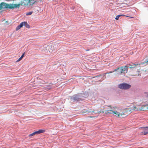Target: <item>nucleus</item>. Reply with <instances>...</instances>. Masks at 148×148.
<instances>
[{
	"mask_svg": "<svg viewBox=\"0 0 148 148\" xmlns=\"http://www.w3.org/2000/svg\"><path fill=\"white\" fill-rule=\"evenodd\" d=\"M21 4H7L4 3H1L0 4V10L5 8L8 9H14L15 8H19Z\"/></svg>",
	"mask_w": 148,
	"mask_h": 148,
	"instance_id": "nucleus-1",
	"label": "nucleus"
},
{
	"mask_svg": "<svg viewBox=\"0 0 148 148\" xmlns=\"http://www.w3.org/2000/svg\"><path fill=\"white\" fill-rule=\"evenodd\" d=\"M128 66H123L114 69V71H117V73L115 74L116 75L117 74L120 75L123 73H125V72L127 73L128 70Z\"/></svg>",
	"mask_w": 148,
	"mask_h": 148,
	"instance_id": "nucleus-2",
	"label": "nucleus"
},
{
	"mask_svg": "<svg viewBox=\"0 0 148 148\" xmlns=\"http://www.w3.org/2000/svg\"><path fill=\"white\" fill-rule=\"evenodd\" d=\"M127 110L126 109L121 110L120 111H116V116L120 118H124L125 115H127Z\"/></svg>",
	"mask_w": 148,
	"mask_h": 148,
	"instance_id": "nucleus-3",
	"label": "nucleus"
},
{
	"mask_svg": "<svg viewBox=\"0 0 148 148\" xmlns=\"http://www.w3.org/2000/svg\"><path fill=\"white\" fill-rule=\"evenodd\" d=\"M119 88L122 90H127L130 88L131 86L130 85L126 83L119 84L118 86Z\"/></svg>",
	"mask_w": 148,
	"mask_h": 148,
	"instance_id": "nucleus-4",
	"label": "nucleus"
},
{
	"mask_svg": "<svg viewBox=\"0 0 148 148\" xmlns=\"http://www.w3.org/2000/svg\"><path fill=\"white\" fill-rule=\"evenodd\" d=\"M145 106H141L140 105H136V106H133L132 108V110H133L144 111L145 110Z\"/></svg>",
	"mask_w": 148,
	"mask_h": 148,
	"instance_id": "nucleus-5",
	"label": "nucleus"
},
{
	"mask_svg": "<svg viewBox=\"0 0 148 148\" xmlns=\"http://www.w3.org/2000/svg\"><path fill=\"white\" fill-rule=\"evenodd\" d=\"M109 110H106L104 111H102L101 110H100L99 111V110L98 111H94L93 110H89L88 111H87V112H88V113H90L92 112H93L95 113H100L101 112H102L103 113H104L105 114H110V113H108V112L109 111Z\"/></svg>",
	"mask_w": 148,
	"mask_h": 148,
	"instance_id": "nucleus-6",
	"label": "nucleus"
},
{
	"mask_svg": "<svg viewBox=\"0 0 148 148\" xmlns=\"http://www.w3.org/2000/svg\"><path fill=\"white\" fill-rule=\"evenodd\" d=\"M45 130L42 129H40L38 131H36L32 134H30L29 135V137H30L36 134H39L41 133H43L45 132Z\"/></svg>",
	"mask_w": 148,
	"mask_h": 148,
	"instance_id": "nucleus-7",
	"label": "nucleus"
},
{
	"mask_svg": "<svg viewBox=\"0 0 148 148\" xmlns=\"http://www.w3.org/2000/svg\"><path fill=\"white\" fill-rule=\"evenodd\" d=\"M143 128V131L141 133L144 135H146L148 133V127H144Z\"/></svg>",
	"mask_w": 148,
	"mask_h": 148,
	"instance_id": "nucleus-8",
	"label": "nucleus"
},
{
	"mask_svg": "<svg viewBox=\"0 0 148 148\" xmlns=\"http://www.w3.org/2000/svg\"><path fill=\"white\" fill-rule=\"evenodd\" d=\"M140 64H133L132 65H130L129 66H128V68H129L130 69H133L134 68L136 67V66L137 65H140Z\"/></svg>",
	"mask_w": 148,
	"mask_h": 148,
	"instance_id": "nucleus-9",
	"label": "nucleus"
},
{
	"mask_svg": "<svg viewBox=\"0 0 148 148\" xmlns=\"http://www.w3.org/2000/svg\"><path fill=\"white\" fill-rule=\"evenodd\" d=\"M23 22H21L19 25H18L16 28V30L17 31L21 27L23 26Z\"/></svg>",
	"mask_w": 148,
	"mask_h": 148,
	"instance_id": "nucleus-10",
	"label": "nucleus"
},
{
	"mask_svg": "<svg viewBox=\"0 0 148 148\" xmlns=\"http://www.w3.org/2000/svg\"><path fill=\"white\" fill-rule=\"evenodd\" d=\"M108 110L110 111L108 112V113H110V114H116V111L113 109L111 108V109L110 110Z\"/></svg>",
	"mask_w": 148,
	"mask_h": 148,
	"instance_id": "nucleus-11",
	"label": "nucleus"
},
{
	"mask_svg": "<svg viewBox=\"0 0 148 148\" xmlns=\"http://www.w3.org/2000/svg\"><path fill=\"white\" fill-rule=\"evenodd\" d=\"M23 25H24L26 27L28 28H30V26L26 22H23Z\"/></svg>",
	"mask_w": 148,
	"mask_h": 148,
	"instance_id": "nucleus-12",
	"label": "nucleus"
},
{
	"mask_svg": "<svg viewBox=\"0 0 148 148\" xmlns=\"http://www.w3.org/2000/svg\"><path fill=\"white\" fill-rule=\"evenodd\" d=\"M37 1L36 0H29V3L30 5H32Z\"/></svg>",
	"mask_w": 148,
	"mask_h": 148,
	"instance_id": "nucleus-13",
	"label": "nucleus"
},
{
	"mask_svg": "<svg viewBox=\"0 0 148 148\" xmlns=\"http://www.w3.org/2000/svg\"><path fill=\"white\" fill-rule=\"evenodd\" d=\"M124 16V15L123 14H120V15H118L116 16L115 19L116 20H118L120 17L122 16Z\"/></svg>",
	"mask_w": 148,
	"mask_h": 148,
	"instance_id": "nucleus-14",
	"label": "nucleus"
},
{
	"mask_svg": "<svg viewBox=\"0 0 148 148\" xmlns=\"http://www.w3.org/2000/svg\"><path fill=\"white\" fill-rule=\"evenodd\" d=\"M78 97L77 95H75L73 97V99L74 101L78 100L77 99V98Z\"/></svg>",
	"mask_w": 148,
	"mask_h": 148,
	"instance_id": "nucleus-15",
	"label": "nucleus"
},
{
	"mask_svg": "<svg viewBox=\"0 0 148 148\" xmlns=\"http://www.w3.org/2000/svg\"><path fill=\"white\" fill-rule=\"evenodd\" d=\"M115 71H114V70L113 71H110L109 72H107V73H106V74H109L113 73Z\"/></svg>",
	"mask_w": 148,
	"mask_h": 148,
	"instance_id": "nucleus-16",
	"label": "nucleus"
},
{
	"mask_svg": "<svg viewBox=\"0 0 148 148\" xmlns=\"http://www.w3.org/2000/svg\"><path fill=\"white\" fill-rule=\"evenodd\" d=\"M144 106H145V110L146 109L148 108V105Z\"/></svg>",
	"mask_w": 148,
	"mask_h": 148,
	"instance_id": "nucleus-17",
	"label": "nucleus"
},
{
	"mask_svg": "<svg viewBox=\"0 0 148 148\" xmlns=\"http://www.w3.org/2000/svg\"><path fill=\"white\" fill-rule=\"evenodd\" d=\"M32 12H28V13H27L26 15H31L32 14Z\"/></svg>",
	"mask_w": 148,
	"mask_h": 148,
	"instance_id": "nucleus-18",
	"label": "nucleus"
},
{
	"mask_svg": "<svg viewBox=\"0 0 148 148\" xmlns=\"http://www.w3.org/2000/svg\"><path fill=\"white\" fill-rule=\"evenodd\" d=\"M22 58L21 57H20V58L19 59L17 60V61H16V62H18L19 61H20L21 60H22Z\"/></svg>",
	"mask_w": 148,
	"mask_h": 148,
	"instance_id": "nucleus-19",
	"label": "nucleus"
},
{
	"mask_svg": "<svg viewBox=\"0 0 148 148\" xmlns=\"http://www.w3.org/2000/svg\"><path fill=\"white\" fill-rule=\"evenodd\" d=\"M24 53H23L22 55V56H21V57L22 58H23V57H24Z\"/></svg>",
	"mask_w": 148,
	"mask_h": 148,
	"instance_id": "nucleus-20",
	"label": "nucleus"
},
{
	"mask_svg": "<svg viewBox=\"0 0 148 148\" xmlns=\"http://www.w3.org/2000/svg\"><path fill=\"white\" fill-rule=\"evenodd\" d=\"M89 51V49H87L86 50V51Z\"/></svg>",
	"mask_w": 148,
	"mask_h": 148,
	"instance_id": "nucleus-21",
	"label": "nucleus"
},
{
	"mask_svg": "<svg viewBox=\"0 0 148 148\" xmlns=\"http://www.w3.org/2000/svg\"><path fill=\"white\" fill-rule=\"evenodd\" d=\"M146 62H147V63L148 62V60H147V61H146Z\"/></svg>",
	"mask_w": 148,
	"mask_h": 148,
	"instance_id": "nucleus-22",
	"label": "nucleus"
},
{
	"mask_svg": "<svg viewBox=\"0 0 148 148\" xmlns=\"http://www.w3.org/2000/svg\"><path fill=\"white\" fill-rule=\"evenodd\" d=\"M36 0V1H37H37H38L39 0Z\"/></svg>",
	"mask_w": 148,
	"mask_h": 148,
	"instance_id": "nucleus-23",
	"label": "nucleus"
}]
</instances>
